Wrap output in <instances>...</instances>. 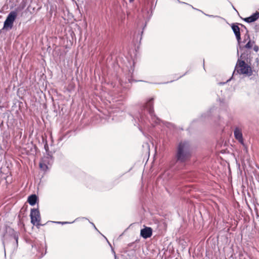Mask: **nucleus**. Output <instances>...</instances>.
Masks as SVG:
<instances>
[{
	"mask_svg": "<svg viewBox=\"0 0 259 259\" xmlns=\"http://www.w3.org/2000/svg\"><path fill=\"white\" fill-rule=\"evenodd\" d=\"M203 67L204 68V59H203Z\"/></svg>",
	"mask_w": 259,
	"mask_h": 259,
	"instance_id": "c756f323",
	"label": "nucleus"
},
{
	"mask_svg": "<svg viewBox=\"0 0 259 259\" xmlns=\"http://www.w3.org/2000/svg\"><path fill=\"white\" fill-rule=\"evenodd\" d=\"M105 238H106V240H107V238H106V237H105ZM107 242H108V244H109V245L111 246V244H110V242H109V241H108V240H107Z\"/></svg>",
	"mask_w": 259,
	"mask_h": 259,
	"instance_id": "7c9ffc66",
	"label": "nucleus"
},
{
	"mask_svg": "<svg viewBox=\"0 0 259 259\" xmlns=\"http://www.w3.org/2000/svg\"><path fill=\"white\" fill-rule=\"evenodd\" d=\"M238 56L237 62L235 66V74H246L250 76L252 74L251 66L254 67L255 66L258 67L259 64V59L256 58L255 63L252 64V54L251 51L246 50L241 53L240 56Z\"/></svg>",
	"mask_w": 259,
	"mask_h": 259,
	"instance_id": "f257e3e1",
	"label": "nucleus"
},
{
	"mask_svg": "<svg viewBox=\"0 0 259 259\" xmlns=\"http://www.w3.org/2000/svg\"><path fill=\"white\" fill-rule=\"evenodd\" d=\"M239 25L241 26V27L244 29L245 30V31H246V30H248L247 28L246 27V26L245 25H244L243 24H241V23H238Z\"/></svg>",
	"mask_w": 259,
	"mask_h": 259,
	"instance_id": "4be33fe9",
	"label": "nucleus"
},
{
	"mask_svg": "<svg viewBox=\"0 0 259 259\" xmlns=\"http://www.w3.org/2000/svg\"><path fill=\"white\" fill-rule=\"evenodd\" d=\"M14 239L16 240V243H18V236L16 233L14 234Z\"/></svg>",
	"mask_w": 259,
	"mask_h": 259,
	"instance_id": "412c9836",
	"label": "nucleus"
},
{
	"mask_svg": "<svg viewBox=\"0 0 259 259\" xmlns=\"http://www.w3.org/2000/svg\"><path fill=\"white\" fill-rule=\"evenodd\" d=\"M233 9L236 11V10L235 9V7H233Z\"/></svg>",
	"mask_w": 259,
	"mask_h": 259,
	"instance_id": "72a5a7b5",
	"label": "nucleus"
},
{
	"mask_svg": "<svg viewBox=\"0 0 259 259\" xmlns=\"http://www.w3.org/2000/svg\"><path fill=\"white\" fill-rule=\"evenodd\" d=\"M144 228H143L141 231V235L144 238L146 239V226L143 225Z\"/></svg>",
	"mask_w": 259,
	"mask_h": 259,
	"instance_id": "dca6fc26",
	"label": "nucleus"
},
{
	"mask_svg": "<svg viewBox=\"0 0 259 259\" xmlns=\"http://www.w3.org/2000/svg\"><path fill=\"white\" fill-rule=\"evenodd\" d=\"M192 8L193 9H195V10H198V11H199L200 12H201L202 13H203L205 15L209 17H211V18H221V17L219 16H216V15H208V14H205L202 11L200 10H198L197 9H196L195 8H194L193 7H192Z\"/></svg>",
	"mask_w": 259,
	"mask_h": 259,
	"instance_id": "2eb2a0df",
	"label": "nucleus"
},
{
	"mask_svg": "<svg viewBox=\"0 0 259 259\" xmlns=\"http://www.w3.org/2000/svg\"><path fill=\"white\" fill-rule=\"evenodd\" d=\"M249 39H250V38L248 34V30H246V32L244 36V39L243 41H242V45H243V44H244L246 41H248L249 40Z\"/></svg>",
	"mask_w": 259,
	"mask_h": 259,
	"instance_id": "ddd939ff",
	"label": "nucleus"
},
{
	"mask_svg": "<svg viewBox=\"0 0 259 259\" xmlns=\"http://www.w3.org/2000/svg\"><path fill=\"white\" fill-rule=\"evenodd\" d=\"M231 28L235 35L237 41V43L240 44L241 38V30L239 27V24L238 23H234L231 25Z\"/></svg>",
	"mask_w": 259,
	"mask_h": 259,
	"instance_id": "6e6552de",
	"label": "nucleus"
},
{
	"mask_svg": "<svg viewBox=\"0 0 259 259\" xmlns=\"http://www.w3.org/2000/svg\"><path fill=\"white\" fill-rule=\"evenodd\" d=\"M91 224L94 226V228L96 230H98L96 228V226H95L94 224L93 223H91Z\"/></svg>",
	"mask_w": 259,
	"mask_h": 259,
	"instance_id": "bb28decb",
	"label": "nucleus"
},
{
	"mask_svg": "<svg viewBox=\"0 0 259 259\" xmlns=\"http://www.w3.org/2000/svg\"><path fill=\"white\" fill-rule=\"evenodd\" d=\"M191 156V146L187 141L180 142L177 147L175 159L177 162L183 163Z\"/></svg>",
	"mask_w": 259,
	"mask_h": 259,
	"instance_id": "f03ea898",
	"label": "nucleus"
},
{
	"mask_svg": "<svg viewBox=\"0 0 259 259\" xmlns=\"http://www.w3.org/2000/svg\"><path fill=\"white\" fill-rule=\"evenodd\" d=\"M187 73H188V71L186 72L183 75H182L180 76L179 77L177 78V79H178L179 78H180L183 77V76L185 75L186 74H187Z\"/></svg>",
	"mask_w": 259,
	"mask_h": 259,
	"instance_id": "393cba45",
	"label": "nucleus"
},
{
	"mask_svg": "<svg viewBox=\"0 0 259 259\" xmlns=\"http://www.w3.org/2000/svg\"><path fill=\"white\" fill-rule=\"evenodd\" d=\"M234 135L235 139L240 143L243 144L244 140L241 130L238 127H235L234 131Z\"/></svg>",
	"mask_w": 259,
	"mask_h": 259,
	"instance_id": "1a4fd4ad",
	"label": "nucleus"
},
{
	"mask_svg": "<svg viewBox=\"0 0 259 259\" xmlns=\"http://www.w3.org/2000/svg\"><path fill=\"white\" fill-rule=\"evenodd\" d=\"M259 18V12L256 11L250 16L245 18L243 20L248 23L254 22Z\"/></svg>",
	"mask_w": 259,
	"mask_h": 259,
	"instance_id": "9d476101",
	"label": "nucleus"
},
{
	"mask_svg": "<svg viewBox=\"0 0 259 259\" xmlns=\"http://www.w3.org/2000/svg\"><path fill=\"white\" fill-rule=\"evenodd\" d=\"M143 33V30L140 33H138L137 34V40H139L140 42L141 41V40L142 39V35Z\"/></svg>",
	"mask_w": 259,
	"mask_h": 259,
	"instance_id": "a211bd4d",
	"label": "nucleus"
},
{
	"mask_svg": "<svg viewBox=\"0 0 259 259\" xmlns=\"http://www.w3.org/2000/svg\"><path fill=\"white\" fill-rule=\"evenodd\" d=\"M134 0H129L130 2V3H132L134 2Z\"/></svg>",
	"mask_w": 259,
	"mask_h": 259,
	"instance_id": "c85d7f7f",
	"label": "nucleus"
},
{
	"mask_svg": "<svg viewBox=\"0 0 259 259\" xmlns=\"http://www.w3.org/2000/svg\"><path fill=\"white\" fill-rule=\"evenodd\" d=\"M152 232V229L151 227H147V238L151 237Z\"/></svg>",
	"mask_w": 259,
	"mask_h": 259,
	"instance_id": "4468645a",
	"label": "nucleus"
},
{
	"mask_svg": "<svg viewBox=\"0 0 259 259\" xmlns=\"http://www.w3.org/2000/svg\"><path fill=\"white\" fill-rule=\"evenodd\" d=\"M258 56H259V53H258Z\"/></svg>",
	"mask_w": 259,
	"mask_h": 259,
	"instance_id": "f704fd0d",
	"label": "nucleus"
},
{
	"mask_svg": "<svg viewBox=\"0 0 259 259\" xmlns=\"http://www.w3.org/2000/svg\"><path fill=\"white\" fill-rule=\"evenodd\" d=\"M235 71H234L233 73V74H232V76L231 77V78H230L229 79L227 80V81L226 82H220L219 83V84L220 85H222V84H225L226 82H228L229 81H230L231 79H232L233 76L235 75Z\"/></svg>",
	"mask_w": 259,
	"mask_h": 259,
	"instance_id": "6ab92c4d",
	"label": "nucleus"
},
{
	"mask_svg": "<svg viewBox=\"0 0 259 259\" xmlns=\"http://www.w3.org/2000/svg\"><path fill=\"white\" fill-rule=\"evenodd\" d=\"M172 81H172V80H171V81H169V82H172ZM168 83V82H165V83Z\"/></svg>",
	"mask_w": 259,
	"mask_h": 259,
	"instance_id": "2f4dec72",
	"label": "nucleus"
},
{
	"mask_svg": "<svg viewBox=\"0 0 259 259\" xmlns=\"http://www.w3.org/2000/svg\"><path fill=\"white\" fill-rule=\"evenodd\" d=\"M48 157H47L46 158H45L42 161H41L39 163V167L40 168L42 169L43 170H45L46 169L48 168V166L46 163V158H48Z\"/></svg>",
	"mask_w": 259,
	"mask_h": 259,
	"instance_id": "f8f14e48",
	"label": "nucleus"
},
{
	"mask_svg": "<svg viewBox=\"0 0 259 259\" xmlns=\"http://www.w3.org/2000/svg\"><path fill=\"white\" fill-rule=\"evenodd\" d=\"M177 1L179 3H180V4H186V5H189V6H191V7H193L192 6H191V5H189V4H187V3H186L181 2V1H180V0H177Z\"/></svg>",
	"mask_w": 259,
	"mask_h": 259,
	"instance_id": "b1692460",
	"label": "nucleus"
},
{
	"mask_svg": "<svg viewBox=\"0 0 259 259\" xmlns=\"http://www.w3.org/2000/svg\"><path fill=\"white\" fill-rule=\"evenodd\" d=\"M154 100V98L153 97L148 99H147V112H148L150 116L151 119H149V122L153 126L160 122V119L154 113L153 109Z\"/></svg>",
	"mask_w": 259,
	"mask_h": 259,
	"instance_id": "7ed1b4c3",
	"label": "nucleus"
},
{
	"mask_svg": "<svg viewBox=\"0 0 259 259\" xmlns=\"http://www.w3.org/2000/svg\"><path fill=\"white\" fill-rule=\"evenodd\" d=\"M37 200V197L35 194H32L28 198V202L30 205L33 206L35 204Z\"/></svg>",
	"mask_w": 259,
	"mask_h": 259,
	"instance_id": "9b49d317",
	"label": "nucleus"
},
{
	"mask_svg": "<svg viewBox=\"0 0 259 259\" xmlns=\"http://www.w3.org/2000/svg\"><path fill=\"white\" fill-rule=\"evenodd\" d=\"M30 217L31 223L33 225H35L37 228H38L39 226L41 225L40 224L41 220L40 215L38 209H31Z\"/></svg>",
	"mask_w": 259,
	"mask_h": 259,
	"instance_id": "39448f33",
	"label": "nucleus"
},
{
	"mask_svg": "<svg viewBox=\"0 0 259 259\" xmlns=\"http://www.w3.org/2000/svg\"><path fill=\"white\" fill-rule=\"evenodd\" d=\"M82 219H85V220H87V218H82Z\"/></svg>",
	"mask_w": 259,
	"mask_h": 259,
	"instance_id": "473e14b6",
	"label": "nucleus"
},
{
	"mask_svg": "<svg viewBox=\"0 0 259 259\" xmlns=\"http://www.w3.org/2000/svg\"><path fill=\"white\" fill-rule=\"evenodd\" d=\"M255 44V42L254 41H251L250 39L247 42L246 44L243 46L242 45V40H240V44H239L237 43V54L238 56H239V51H242L245 49H247L248 50L251 49L253 45Z\"/></svg>",
	"mask_w": 259,
	"mask_h": 259,
	"instance_id": "0eeeda50",
	"label": "nucleus"
},
{
	"mask_svg": "<svg viewBox=\"0 0 259 259\" xmlns=\"http://www.w3.org/2000/svg\"><path fill=\"white\" fill-rule=\"evenodd\" d=\"M112 252H113V253L114 254V257H115V259H117V257H116V255L115 254V252H114V251L113 250V249H112Z\"/></svg>",
	"mask_w": 259,
	"mask_h": 259,
	"instance_id": "a878e982",
	"label": "nucleus"
},
{
	"mask_svg": "<svg viewBox=\"0 0 259 259\" xmlns=\"http://www.w3.org/2000/svg\"><path fill=\"white\" fill-rule=\"evenodd\" d=\"M253 50L255 52H257L259 50V47L256 46V45H254L253 46Z\"/></svg>",
	"mask_w": 259,
	"mask_h": 259,
	"instance_id": "aec40b11",
	"label": "nucleus"
},
{
	"mask_svg": "<svg viewBox=\"0 0 259 259\" xmlns=\"http://www.w3.org/2000/svg\"><path fill=\"white\" fill-rule=\"evenodd\" d=\"M17 13L15 11L11 12L7 17L4 23L3 29H11L13 27V23L17 17Z\"/></svg>",
	"mask_w": 259,
	"mask_h": 259,
	"instance_id": "20e7f679",
	"label": "nucleus"
},
{
	"mask_svg": "<svg viewBox=\"0 0 259 259\" xmlns=\"http://www.w3.org/2000/svg\"><path fill=\"white\" fill-rule=\"evenodd\" d=\"M142 108L141 112H139L136 117L138 120L139 130L144 134V132L142 130V127L145 125V114L144 113L145 103H143Z\"/></svg>",
	"mask_w": 259,
	"mask_h": 259,
	"instance_id": "423d86ee",
	"label": "nucleus"
},
{
	"mask_svg": "<svg viewBox=\"0 0 259 259\" xmlns=\"http://www.w3.org/2000/svg\"><path fill=\"white\" fill-rule=\"evenodd\" d=\"M144 182H143V181H142V186H141V192L142 193H143L144 192Z\"/></svg>",
	"mask_w": 259,
	"mask_h": 259,
	"instance_id": "5701e85b",
	"label": "nucleus"
},
{
	"mask_svg": "<svg viewBox=\"0 0 259 259\" xmlns=\"http://www.w3.org/2000/svg\"><path fill=\"white\" fill-rule=\"evenodd\" d=\"M74 222V221H73V222H72L71 223H70V222H52L54 223H56V224H60L64 225V224H67L72 223Z\"/></svg>",
	"mask_w": 259,
	"mask_h": 259,
	"instance_id": "f3484780",
	"label": "nucleus"
},
{
	"mask_svg": "<svg viewBox=\"0 0 259 259\" xmlns=\"http://www.w3.org/2000/svg\"><path fill=\"white\" fill-rule=\"evenodd\" d=\"M170 123H169V122H166V125L167 126H168V125H170Z\"/></svg>",
	"mask_w": 259,
	"mask_h": 259,
	"instance_id": "cd10ccee",
	"label": "nucleus"
}]
</instances>
